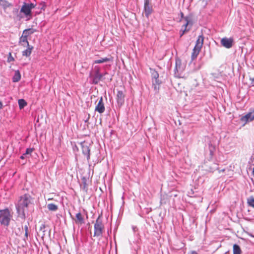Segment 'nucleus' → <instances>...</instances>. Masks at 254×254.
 I'll use <instances>...</instances> for the list:
<instances>
[{"label": "nucleus", "mask_w": 254, "mask_h": 254, "mask_svg": "<svg viewBox=\"0 0 254 254\" xmlns=\"http://www.w3.org/2000/svg\"><path fill=\"white\" fill-rule=\"evenodd\" d=\"M31 197L29 194H25L20 197L16 206L18 216L22 219L25 218V211L31 203Z\"/></svg>", "instance_id": "1"}, {"label": "nucleus", "mask_w": 254, "mask_h": 254, "mask_svg": "<svg viewBox=\"0 0 254 254\" xmlns=\"http://www.w3.org/2000/svg\"><path fill=\"white\" fill-rule=\"evenodd\" d=\"M180 22L183 23L180 30V36L182 37L186 32L190 31L192 25L191 16L190 15L186 16L184 19H181Z\"/></svg>", "instance_id": "2"}, {"label": "nucleus", "mask_w": 254, "mask_h": 254, "mask_svg": "<svg viewBox=\"0 0 254 254\" xmlns=\"http://www.w3.org/2000/svg\"><path fill=\"white\" fill-rule=\"evenodd\" d=\"M12 217L8 208L0 210V223L1 225L8 226Z\"/></svg>", "instance_id": "3"}, {"label": "nucleus", "mask_w": 254, "mask_h": 254, "mask_svg": "<svg viewBox=\"0 0 254 254\" xmlns=\"http://www.w3.org/2000/svg\"><path fill=\"white\" fill-rule=\"evenodd\" d=\"M36 3L24 2L20 11L29 19L32 17L31 10L33 8L36 7Z\"/></svg>", "instance_id": "4"}, {"label": "nucleus", "mask_w": 254, "mask_h": 254, "mask_svg": "<svg viewBox=\"0 0 254 254\" xmlns=\"http://www.w3.org/2000/svg\"><path fill=\"white\" fill-rule=\"evenodd\" d=\"M204 37L202 34L199 35L196 41L195 45L193 49L192 52L191 53V60H193L195 59L198 55L199 54L203 44Z\"/></svg>", "instance_id": "5"}, {"label": "nucleus", "mask_w": 254, "mask_h": 254, "mask_svg": "<svg viewBox=\"0 0 254 254\" xmlns=\"http://www.w3.org/2000/svg\"><path fill=\"white\" fill-rule=\"evenodd\" d=\"M94 237H102L104 229V226L102 223V221L101 219V216H99L96 220V222L94 225Z\"/></svg>", "instance_id": "6"}, {"label": "nucleus", "mask_w": 254, "mask_h": 254, "mask_svg": "<svg viewBox=\"0 0 254 254\" xmlns=\"http://www.w3.org/2000/svg\"><path fill=\"white\" fill-rule=\"evenodd\" d=\"M185 68V66L182 64L179 59L176 60V66L174 69L175 76L178 78L183 77V72Z\"/></svg>", "instance_id": "7"}, {"label": "nucleus", "mask_w": 254, "mask_h": 254, "mask_svg": "<svg viewBox=\"0 0 254 254\" xmlns=\"http://www.w3.org/2000/svg\"><path fill=\"white\" fill-rule=\"evenodd\" d=\"M254 120V109H251L249 112L245 115L242 116L240 118L241 122L243 123L245 126L248 123L251 122Z\"/></svg>", "instance_id": "8"}, {"label": "nucleus", "mask_w": 254, "mask_h": 254, "mask_svg": "<svg viewBox=\"0 0 254 254\" xmlns=\"http://www.w3.org/2000/svg\"><path fill=\"white\" fill-rule=\"evenodd\" d=\"M234 42L233 39L232 38H223L221 40V45L226 48L230 49L233 46Z\"/></svg>", "instance_id": "9"}, {"label": "nucleus", "mask_w": 254, "mask_h": 254, "mask_svg": "<svg viewBox=\"0 0 254 254\" xmlns=\"http://www.w3.org/2000/svg\"><path fill=\"white\" fill-rule=\"evenodd\" d=\"M103 75L100 72V68L99 67L96 69L94 75L92 76V83L94 84H97L102 78Z\"/></svg>", "instance_id": "10"}, {"label": "nucleus", "mask_w": 254, "mask_h": 254, "mask_svg": "<svg viewBox=\"0 0 254 254\" xmlns=\"http://www.w3.org/2000/svg\"><path fill=\"white\" fill-rule=\"evenodd\" d=\"M105 110V108L103 101V97H101L98 104L95 107V111L98 112L100 114H102L104 112Z\"/></svg>", "instance_id": "11"}, {"label": "nucleus", "mask_w": 254, "mask_h": 254, "mask_svg": "<svg viewBox=\"0 0 254 254\" xmlns=\"http://www.w3.org/2000/svg\"><path fill=\"white\" fill-rule=\"evenodd\" d=\"M125 95L122 91H118L117 94V101L119 106H122L125 102Z\"/></svg>", "instance_id": "12"}, {"label": "nucleus", "mask_w": 254, "mask_h": 254, "mask_svg": "<svg viewBox=\"0 0 254 254\" xmlns=\"http://www.w3.org/2000/svg\"><path fill=\"white\" fill-rule=\"evenodd\" d=\"M81 145L83 154L86 156L87 160H89L90 159V149L88 145L84 142L82 143Z\"/></svg>", "instance_id": "13"}, {"label": "nucleus", "mask_w": 254, "mask_h": 254, "mask_svg": "<svg viewBox=\"0 0 254 254\" xmlns=\"http://www.w3.org/2000/svg\"><path fill=\"white\" fill-rule=\"evenodd\" d=\"M74 221L75 224L79 225H81L85 223L84 217L80 212L76 214Z\"/></svg>", "instance_id": "14"}, {"label": "nucleus", "mask_w": 254, "mask_h": 254, "mask_svg": "<svg viewBox=\"0 0 254 254\" xmlns=\"http://www.w3.org/2000/svg\"><path fill=\"white\" fill-rule=\"evenodd\" d=\"M114 58L111 56L108 57L102 58L99 60H96L94 61V64H102L105 62H113Z\"/></svg>", "instance_id": "15"}, {"label": "nucleus", "mask_w": 254, "mask_h": 254, "mask_svg": "<svg viewBox=\"0 0 254 254\" xmlns=\"http://www.w3.org/2000/svg\"><path fill=\"white\" fill-rule=\"evenodd\" d=\"M26 47H27V49L22 52V55L23 56L28 57L31 54L32 51L33 49V47L29 45Z\"/></svg>", "instance_id": "16"}, {"label": "nucleus", "mask_w": 254, "mask_h": 254, "mask_svg": "<svg viewBox=\"0 0 254 254\" xmlns=\"http://www.w3.org/2000/svg\"><path fill=\"white\" fill-rule=\"evenodd\" d=\"M19 44L24 47L29 46V44L27 40V38H26L25 36H21L19 38Z\"/></svg>", "instance_id": "17"}, {"label": "nucleus", "mask_w": 254, "mask_h": 254, "mask_svg": "<svg viewBox=\"0 0 254 254\" xmlns=\"http://www.w3.org/2000/svg\"><path fill=\"white\" fill-rule=\"evenodd\" d=\"M152 82L154 90L158 91L159 89V86L161 83V81H160L159 79L157 78L156 79L152 80Z\"/></svg>", "instance_id": "18"}, {"label": "nucleus", "mask_w": 254, "mask_h": 254, "mask_svg": "<svg viewBox=\"0 0 254 254\" xmlns=\"http://www.w3.org/2000/svg\"><path fill=\"white\" fill-rule=\"evenodd\" d=\"M152 7L151 5L144 6V11L145 16L148 17L152 12Z\"/></svg>", "instance_id": "19"}, {"label": "nucleus", "mask_w": 254, "mask_h": 254, "mask_svg": "<svg viewBox=\"0 0 254 254\" xmlns=\"http://www.w3.org/2000/svg\"><path fill=\"white\" fill-rule=\"evenodd\" d=\"M21 78V74L18 70L15 71L14 75L12 78V81L14 82H18Z\"/></svg>", "instance_id": "20"}, {"label": "nucleus", "mask_w": 254, "mask_h": 254, "mask_svg": "<svg viewBox=\"0 0 254 254\" xmlns=\"http://www.w3.org/2000/svg\"><path fill=\"white\" fill-rule=\"evenodd\" d=\"M233 248V254H241L242 251L238 245L234 244Z\"/></svg>", "instance_id": "21"}, {"label": "nucleus", "mask_w": 254, "mask_h": 254, "mask_svg": "<svg viewBox=\"0 0 254 254\" xmlns=\"http://www.w3.org/2000/svg\"><path fill=\"white\" fill-rule=\"evenodd\" d=\"M47 208L50 211H56L58 210V206L54 203H49L47 205Z\"/></svg>", "instance_id": "22"}, {"label": "nucleus", "mask_w": 254, "mask_h": 254, "mask_svg": "<svg viewBox=\"0 0 254 254\" xmlns=\"http://www.w3.org/2000/svg\"><path fill=\"white\" fill-rule=\"evenodd\" d=\"M0 5L2 6L3 8L5 9L9 7L11 4L6 0H0Z\"/></svg>", "instance_id": "23"}, {"label": "nucleus", "mask_w": 254, "mask_h": 254, "mask_svg": "<svg viewBox=\"0 0 254 254\" xmlns=\"http://www.w3.org/2000/svg\"><path fill=\"white\" fill-rule=\"evenodd\" d=\"M151 73L152 80L156 79L159 78V74L155 70L151 69Z\"/></svg>", "instance_id": "24"}, {"label": "nucleus", "mask_w": 254, "mask_h": 254, "mask_svg": "<svg viewBox=\"0 0 254 254\" xmlns=\"http://www.w3.org/2000/svg\"><path fill=\"white\" fill-rule=\"evenodd\" d=\"M26 104L27 103L24 99H19L18 100V105L20 109L24 108Z\"/></svg>", "instance_id": "25"}, {"label": "nucleus", "mask_w": 254, "mask_h": 254, "mask_svg": "<svg viewBox=\"0 0 254 254\" xmlns=\"http://www.w3.org/2000/svg\"><path fill=\"white\" fill-rule=\"evenodd\" d=\"M83 184L81 186L83 190L85 191L87 190V185L86 183V179L84 177L82 178Z\"/></svg>", "instance_id": "26"}, {"label": "nucleus", "mask_w": 254, "mask_h": 254, "mask_svg": "<svg viewBox=\"0 0 254 254\" xmlns=\"http://www.w3.org/2000/svg\"><path fill=\"white\" fill-rule=\"evenodd\" d=\"M248 203L249 205L254 208V198L251 197L248 199Z\"/></svg>", "instance_id": "27"}, {"label": "nucleus", "mask_w": 254, "mask_h": 254, "mask_svg": "<svg viewBox=\"0 0 254 254\" xmlns=\"http://www.w3.org/2000/svg\"><path fill=\"white\" fill-rule=\"evenodd\" d=\"M45 7H46V4L45 2H41L39 6L37 7L38 9H39L40 10H45Z\"/></svg>", "instance_id": "28"}, {"label": "nucleus", "mask_w": 254, "mask_h": 254, "mask_svg": "<svg viewBox=\"0 0 254 254\" xmlns=\"http://www.w3.org/2000/svg\"><path fill=\"white\" fill-rule=\"evenodd\" d=\"M33 151V149L31 148H28L26 149V152L24 154L28 155L30 154Z\"/></svg>", "instance_id": "29"}, {"label": "nucleus", "mask_w": 254, "mask_h": 254, "mask_svg": "<svg viewBox=\"0 0 254 254\" xmlns=\"http://www.w3.org/2000/svg\"><path fill=\"white\" fill-rule=\"evenodd\" d=\"M25 30L27 31L30 35L36 32V30L33 28H29Z\"/></svg>", "instance_id": "30"}, {"label": "nucleus", "mask_w": 254, "mask_h": 254, "mask_svg": "<svg viewBox=\"0 0 254 254\" xmlns=\"http://www.w3.org/2000/svg\"><path fill=\"white\" fill-rule=\"evenodd\" d=\"M14 58L12 57L11 54L10 53H9V56L8 57L7 61L8 62H11L13 61Z\"/></svg>", "instance_id": "31"}, {"label": "nucleus", "mask_w": 254, "mask_h": 254, "mask_svg": "<svg viewBox=\"0 0 254 254\" xmlns=\"http://www.w3.org/2000/svg\"><path fill=\"white\" fill-rule=\"evenodd\" d=\"M45 224H42L40 227V231H42V232H45Z\"/></svg>", "instance_id": "32"}, {"label": "nucleus", "mask_w": 254, "mask_h": 254, "mask_svg": "<svg viewBox=\"0 0 254 254\" xmlns=\"http://www.w3.org/2000/svg\"><path fill=\"white\" fill-rule=\"evenodd\" d=\"M22 36H25L26 38H27L29 36H30L29 34L28 33V32H27V31H26L25 29L23 31V33H22Z\"/></svg>", "instance_id": "33"}, {"label": "nucleus", "mask_w": 254, "mask_h": 254, "mask_svg": "<svg viewBox=\"0 0 254 254\" xmlns=\"http://www.w3.org/2000/svg\"><path fill=\"white\" fill-rule=\"evenodd\" d=\"M151 5L149 0H144V6Z\"/></svg>", "instance_id": "34"}, {"label": "nucleus", "mask_w": 254, "mask_h": 254, "mask_svg": "<svg viewBox=\"0 0 254 254\" xmlns=\"http://www.w3.org/2000/svg\"><path fill=\"white\" fill-rule=\"evenodd\" d=\"M250 80L251 81L252 84L254 85V77L253 78H251Z\"/></svg>", "instance_id": "35"}, {"label": "nucleus", "mask_w": 254, "mask_h": 254, "mask_svg": "<svg viewBox=\"0 0 254 254\" xmlns=\"http://www.w3.org/2000/svg\"><path fill=\"white\" fill-rule=\"evenodd\" d=\"M180 15H181V19H184V18L185 17L184 16V14H183V13L182 12H180Z\"/></svg>", "instance_id": "36"}, {"label": "nucleus", "mask_w": 254, "mask_h": 254, "mask_svg": "<svg viewBox=\"0 0 254 254\" xmlns=\"http://www.w3.org/2000/svg\"><path fill=\"white\" fill-rule=\"evenodd\" d=\"M24 230H25V232H28V226H27L25 225V226H24Z\"/></svg>", "instance_id": "37"}, {"label": "nucleus", "mask_w": 254, "mask_h": 254, "mask_svg": "<svg viewBox=\"0 0 254 254\" xmlns=\"http://www.w3.org/2000/svg\"><path fill=\"white\" fill-rule=\"evenodd\" d=\"M188 254H198L195 251H192L190 253H188Z\"/></svg>", "instance_id": "38"}, {"label": "nucleus", "mask_w": 254, "mask_h": 254, "mask_svg": "<svg viewBox=\"0 0 254 254\" xmlns=\"http://www.w3.org/2000/svg\"><path fill=\"white\" fill-rule=\"evenodd\" d=\"M26 155V154H23L22 155L20 156V158L22 159H24V156Z\"/></svg>", "instance_id": "39"}, {"label": "nucleus", "mask_w": 254, "mask_h": 254, "mask_svg": "<svg viewBox=\"0 0 254 254\" xmlns=\"http://www.w3.org/2000/svg\"><path fill=\"white\" fill-rule=\"evenodd\" d=\"M2 107V104L1 102L0 101V109H1Z\"/></svg>", "instance_id": "40"}, {"label": "nucleus", "mask_w": 254, "mask_h": 254, "mask_svg": "<svg viewBox=\"0 0 254 254\" xmlns=\"http://www.w3.org/2000/svg\"><path fill=\"white\" fill-rule=\"evenodd\" d=\"M42 233H43V234L42 235V238H43L45 236V232H42Z\"/></svg>", "instance_id": "41"}, {"label": "nucleus", "mask_w": 254, "mask_h": 254, "mask_svg": "<svg viewBox=\"0 0 254 254\" xmlns=\"http://www.w3.org/2000/svg\"><path fill=\"white\" fill-rule=\"evenodd\" d=\"M25 236L26 238L28 237V232H25Z\"/></svg>", "instance_id": "42"}, {"label": "nucleus", "mask_w": 254, "mask_h": 254, "mask_svg": "<svg viewBox=\"0 0 254 254\" xmlns=\"http://www.w3.org/2000/svg\"><path fill=\"white\" fill-rule=\"evenodd\" d=\"M135 228H134V227H133V230L134 231H135Z\"/></svg>", "instance_id": "43"}, {"label": "nucleus", "mask_w": 254, "mask_h": 254, "mask_svg": "<svg viewBox=\"0 0 254 254\" xmlns=\"http://www.w3.org/2000/svg\"><path fill=\"white\" fill-rule=\"evenodd\" d=\"M224 170H225L224 169H223V170H222V171L223 172V171H224Z\"/></svg>", "instance_id": "44"}, {"label": "nucleus", "mask_w": 254, "mask_h": 254, "mask_svg": "<svg viewBox=\"0 0 254 254\" xmlns=\"http://www.w3.org/2000/svg\"><path fill=\"white\" fill-rule=\"evenodd\" d=\"M161 203H162V200H161Z\"/></svg>", "instance_id": "45"}]
</instances>
